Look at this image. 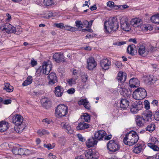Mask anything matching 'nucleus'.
Returning <instances> with one entry per match:
<instances>
[{
  "label": "nucleus",
  "instance_id": "2",
  "mask_svg": "<svg viewBox=\"0 0 159 159\" xmlns=\"http://www.w3.org/2000/svg\"><path fill=\"white\" fill-rule=\"evenodd\" d=\"M139 139V136L136 132L130 131L126 134L123 139L124 143L129 146H132L136 143Z\"/></svg>",
  "mask_w": 159,
  "mask_h": 159
},
{
  "label": "nucleus",
  "instance_id": "20",
  "mask_svg": "<svg viewBox=\"0 0 159 159\" xmlns=\"http://www.w3.org/2000/svg\"><path fill=\"white\" fill-rule=\"evenodd\" d=\"M48 77L49 80L48 83L49 84H53L57 81V77L55 73H51Z\"/></svg>",
  "mask_w": 159,
  "mask_h": 159
},
{
  "label": "nucleus",
  "instance_id": "41",
  "mask_svg": "<svg viewBox=\"0 0 159 159\" xmlns=\"http://www.w3.org/2000/svg\"><path fill=\"white\" fill-rule=\"evenodd\" d=\"M81 79L82 82L83 83V86H84L88 82V76L85 74L82 75L81 76Z\"/></svg>",
  "mask_w": 159,
  "mask_h": 159
},
{
  "label": "nucleus",
  "instance_id": "58",
  "mask_svg": "<svg viewBox=\"0 0 159 159\" xmlns=\"http://www.w3.org/2000/svg\"><path fill=\"white\" fill-rule=\"evenodd\" d=\"M78 137L79 140L80 141L84 142L85 141V139H84V137L82 136V135L80 134H78Z\"/></svg>",
  "mask_w": 159,
  "mask_h": 159
},
{
  "label": "nucleus",
  "instance_id": "24",
  "mask_svg": "<svg viewBox=\"0 0 159 159\" xmlns=\"http://www.w3.org/2000/svg\"><path fill=\"white\" fill-rule=\"evenodd\" d=\"M120 93L121 95L124 97H128L132 93V91L129 89H126L122 88L120 90Z\"/></svg>",
  "mask_w": 159,
  "mask_h": 159
},
{
  "label": "nucleus",
  "instance_id": "53",
  "mask_svg": "<svg viewBox=\"0 0 159 159\" xmlns=\"http://www.w3.org/2000/svg\"><path fill=\"white\" fill-rule=\"evenodd\" d=\"M144 107L147 110L149 109L150 108L149 103L147 100L145 101L144 102Z\"/></svg>",
  "mask_w": 159,
  "mask_h": 159
},
{
  "label": "nucleus",
  "instance_id": "52",
  "mask_svg": "<svg viewBox=\"0 0 159 159\" xmlns=\"http://www.w3.org/2000/svg\"><path fill=\"white\" fill-rule=\"evenodd\" d=\"M43 122H45L48 124H51L53 123V122L52 120L48 118H46L43 119L42 120Z\"/></svg>",
  "mask_w": 159,
  "mask_h": 159
},
{
  "label": "nucleus",
  "instance_id": "44",
  "mask_svg": "<svg viewBox=\"0 0 159 159\" xmlns=\"http://www.w3.org/2000/svg\"><path fill=\"white\" fill-rule=\"evenodd\" d=\"M13 29L14 31L13 33L17 34H20L22 31V29L20 26L17 27L16 28L13 27Z\"/></svg>",
  "mask_w": 159,
  "mask_h": 159
},
{
  "label": "nucleus",
  "instance_id": "46",
  "mask_svg": "<svg viewBox=\"0 0 159 159\" xmlns=\"http://www.w3.org/2000/svg\"><path fill=\"white\" fill-rule=\"evenodd\" d=\"M77 79V77H75V78H72L68 79L67 82L70 85H72V84H75V81Z\"/></svg>",
  "mask_w": 159,
  "mask_h": 159
},
{
  "label": "nucleus",
  "instance_id": "7",
  "mask_svg": "<svg viewBox=\"0 0 159 159\" xmlns=\"http://www.w3.org/2000/svg\"><path fill=\"white\" fill-rule=\"evenodd\" d=\"M68 108L64 105H58L56 110V114L60 117L65 116L67 113Z\"/></svg>",
  "mask_w": 159,
  "mask_h": 159
},
{
  "label": "nucleus",
  "instance_id": "48",
  "mask_svg": "<svg viewBox=\"0 0 159 159\" xmlns=\"http://www.w3.org/2000/svg\"><path fill=\"white\" fill-rule=\"evenodd\" d=\"M84 117V120L85 122H89L90 120V116L87 113H85L83 115Z\"/></svg>",
  "mask_w": 159,
  "mask_h": 159
},
{
  "label": "nucleus",
  "instance_id": "15",
  "mask_svg": "<svg viewBox=\"0 0 159 159\" xmlns=\"http://www.w3.org/2000/svg\"><path fill=\"white\" fill-rule=\"evenodd\" d=\"M23 121V117L20 115H16L12 118V122L16 125H20Z\"/></svg>",
  "mask_w": 159,
  "mask_h": 159
},
{
  "label": "nucleus",
  "instance_id": "63",
  "mask_svg": "<svg viewBox=\"0 0 159 159\" xmlns=\"http://www.w3.org/2000/svg\"><path fill=\"white\" fill-rule=\"evenodd\" d=\"M82 32H85V31H88L89 32H93V30L90 29H82Z\"/></svg>",
  "mask_w": 159,
  "mask_h": 159
},
{
  "label": "nucleus",
  "instance_id": "1",
  "mask_svg": "<svg viewBox=\"0 0 159 159\" xmlns=\"http://www.w3.org/2000/svg\"><path fill=\"white\" fill-rule=\"evenodd\" d=\"M119 26V22L116 17L110 18L104 23V28L108 33H111L116 31L118 29Z\"/></svg>",
  "mask_w": 159,
  "mask_h": 159
},
{
  "label": "nucleus",
  "instance_id": "57",
  "mask_svg": "<svg viewBox=\"0 0 159 159\" xmlns=\"http://www.w3.org/2000/svg\"><path fill=\"white\" fill-rule=\"evenodd\" d=\"M31 64L32 66H34L37 64V61H35L34 58H32L31 61Z\"/></svg>",
  "mask_w": 159,
  "mask_h": 159
},
{
  "label": "nucleus",
  "instance_id": "16",
  "mask_svg": "<svg viewBox=\"0 0 159 159\" xmlns=\"http://www.w3.org/2000/svg\"><path fill=\"white\" fill-rule=\"evenodd\" d=\"M130 24L134 27H138L142 24V19L139 18H135L132 19L130 22Z\"/></svg>",
  "mask_w": 159,
  "mask_h": 159
},
{
  "label": "nucleus",
  "instance_id": "23",
  "mask_svg": "<svg viewBox=\"0 0 159 159\" xmlns=\"http://www.w3.org/2000/svg\"><path fill=\"white\" fill-rule=\"evenodd\" d=\"M61 125L63 129H66L67 132L72 133L73 131L71 125L67 122H63L61 123Z\"/></svg>",
  "mask_w": 159,
  "mask_h": 159
},
{
  "label": "nucleus",
  "instance_id": "13",
  "mask_svg": "<svg viewBox=\"0 0 159 159\" xmlns=\"http://www.w3.org/2000/svg\"><path fill=\"white\" fill-rule=\"evenodd\" d=\"M12 26L9 23L5 24L4 26L0 27V30L2 31L5 30L7 33H12L13 32V29Z\"/></svg>",
  "mask_w": 159,
  "mask_h": 159
},
{
  "label": "nucleus",
  "instance_id": "9",
  "mask_svg": "<svg viewBox=\"0 0 159 159\" xmlns=\"http://www.w3.org/2000/svg\"><path fill=\"white\" fill-rule=\"evenodd\" d=\"M12 152L17 155H26L29 154V150L26 149H23L19 147H14L12 150Z\"/></svg>",
  "mask_w": 159,
  "mask_h": 159
},
{
  "label": "nucleus",
  "instance_id": "59",
  "mask_svg": "<svg viewBox=\"0 0 159 159\" xmlns=\"http://www.w3.org/2000/svg\"><path fill=\"white\" fill-rule=\"evenodd\" d=\"M83 24L84 27H86V28L89 27V22L87 20L84 21Z\"/></svg>",
  "mask_w": 159,
  "mask_h": 159
},
{
  "label": "nucleus",
  "instance_id": "10",
  "mask_svg": "<svg viewBox=\"0 0 159 159\" xmlns=\"http://www.w3.org/2000/svg\"><path fill=\"white\" fill-rule=\"evenodd\" d=\"M120 23L121 28L124 30L129 31L130 30V27L128 22V19L126 18H121L120 20Z\"/></svg>",
  "mask_w": 159,
  "mask_h": 159
},
{
  "label": "nucleus",
  "instance_id": "36",
  "mask_svg": "<svg viewBox=\"0 0 159 159\" xmlns=\"http://www.w3.org/2000/svg\"><path fill=\"white\" fill-rule=\"evenodd\" d=\"M134 45H129L128 46L127 49V51L128 53L132 55H134Z\"/></svg>",
  "mask_w": 159,
  "mask_h": 159
},
{
  "label": "nucleus",
  "instance_id": "30",
  "mask_svg": "<svg viewBox=\"0 0 159 159\" xmlns=\"http://www.w3.org/2000/svg\"><path fill=\"white\" fill-rule=\"evenodd\" d=\"M54 92L57 96H61L63 92V89L60 86H57L55 88Z\"/></svg>",
  "mask_w": 159,
  "mask_h": 159
},
{
  "label": "nucleus",
  "instance_id": "34",
  "mask_svg": "<svg viewBox=\"0 0 159 159\" xmlns=\"http://www.w3.org/2000/svg\"><path fill=\"white\" fill-rule=\"evenodd\" d=\"M147 83L149 84L154 83L157 80V79L153 75H150L148 77Z\"/></svg>",
  "mask_w": 159,
  "mask_h": 159
},
{
  "label": "nucleus",
  "instance_id": "38",
  "mask_svg": "<svg viewBox=\"0 0 159 159\" xmlns=\"http://www.w3.org/2000/svg\"><path fill=\"white\" fill-rule=\"evenodd\" d=\"M155 129V125L154 123H152L150 125L147 126L146 128V130L152 132Z\"/></svg>",
  "mask_w": 159,
  "mask_h": 159
},
{
  "label": "nucleus",
  "instance_id": "54",
  "mask_svg": "<svg viewBox=\"0 0 159 159\" xmlns=\"http://www.w3.org/2000/svg\"><path fill=\"white\" fill-rule=\"evenodd\" d=\"M154 117L156 120L159 121V110L155 113L154 115Z\"/></svg>",
  "mask_w": 159,
  "mask_h": 159
},
{
  "label": "nucleus",
  "instance_id": "56",
  "mask_svg": "<svg viewBox=\"0 0 159 159\" xmlns=\"http://www.w3.org/2000/svg\"><path fill=\"white\" fill-rule=\"evenodd\" d=\"M75 91V89L73 88H71L69 89L67 91V93L69 94H72L74 93Z\"/></svg>",
  "mask_w": 159,
  "mask_h": 159
},
{
  "label": "nucleus",
  "instance_id": "62",
  "mask_svg": "<svg viewBox=\"0 0 159 159\" xmlns=\"http://www.w3.org/2000/svg\"><path fill=\"white\" fill-rule=\"evenodd\" d=\"M126 43V42L125 41H122L120 42H117L116 43V45H117L118 46H120L123 44H124Z\"/></svg>",
  "mask_w": 159,
  "mask_h": 159
},
{
  "label": "nucleus",
  "instance_id": "51",
  "mask_svg": "<svg viewBox=\"0 0 159 159\" xmlns=\"http://www.w3.org/2000/svg\"><path fill=\"white\" fill-rule=\"evenodd\" d=\"M54 25L56 27L60 29L64 28V25L63 23H55L54 24Z\"/></svg>",
  "mask_w": 159,
  "mask_h": 159
},
{
  "label": "nucleus",
  "instance_id": "25",
  "mask_svg": "<svg viewBox=\"0 0 159 159\" xmlns=\"http://www.w3.org/2000/svg\"><path fill=\"white\" fill-rule=\"evenodd\" d=\"M89 126L90 125L88 124L82 122L78 124L76 127V129L78 130H84L89 128Z\"/></svg>",
  "mask_w": 159,
  "mask_h": 159
},
{
  "label": "nucleus",
  "instance_id": "27",
  "mask_svg": "<svg viewBox=\"0 0 159 159\" xmlns=\"http://www.w3.org/2000/svg\"><path fill=\"white\" fill-rule=\"evenodd\" d=\"M126 75L125 73L121 72H120L117 77V79L119 82L124 83L126 79Z\"/></svg>",
  "mask_w": 159,
  "mask_h": 159
},
{
  "label": "nucleus",
  "instance_id": "43",
  "mask_svg": "<svg viewBox=\"0 0 159 159\" xmlns=\"http://www.w3.org/2000/svg\"><path fill=\"white\" fill-rule=\"evenodd\" d=\"M43 4L45 5L49 6L54 4V1L52 0H44Z\"/></svg>",
  "mask_w": 159,
  "mask_h": 159
},
{
  "label": "nucleus",
  "instance_id": "37",
  "mask_svg": "<svg viewBox=\"0 0 159 159\" xmlns=\"http://www.w3.org/2000/svg\"><path fill=\"white\" fill-rule=\"evenodd\" d=\"M141 28L142 30L145 32H147L148 30L150 31L152 30V27L148 25H143L141 26Z\"/></svg>",
  "mask_w": 159,
  "mask_h": 159
},
{
  "label": "nucleus",
  "instance_id": "39",
  "mask_svg": "<svg viewBox=\"0 0 159 159\" xmlns=\"http://www.w3.org/2000/svg\"><path fill=\"white\" fill-rule=\"evenodd\" d=\"M38 133L40 136H42L45 134H49V132L48 131L43 129L39 130L38 131Z\"/></svg>",
  "mask_w": 159,
  "mask_h": 159
},
{
  "label": "nucleus",
  "instance_id": "21",
  "mask_svg": "<svg viewBox=\"0 0 159 159\" xmlns=\"http://www.w3.org/2000/svg\"><path fill=\"white\" fill-rule=\"evenodd\" d=\"M98 141L96 140L95 139L92 137L86 141V144L88 148H90L96 145Z\"/></svg>",
  "mask_w": 159,
  "mask_h": 159
},
{
  "label": "nucleus",
  "instance_id": "18",
  "mask_svg": "<svg viewBox=\"0 0 159 159\" xmlns=\"http://www.w3.org/2000/svg\"><path fill=\"white\" fill-rule=\"evenodd\" d=\"M135 120L136 124L139 126H143L145 123V120L142 116L137 115Z\"/></svg>",
  "mask_w": 159,
  "mask_h": 159
},
{
  "label": "nucleus",
  "instance_id": "26",
  "mask_svg": "<svg viewBox=\"0 0 159 159\" xmlns=\"http://www.w3.org/2000/svg\"><path fill=\"white\" fill-rule=\"evenodd\" d=\"M42 105L45 108L48 109L50 108L52 105L51 101L48 99L44 98L42 100Z\"/></svg>",
  "mask_w": 159,
  "mask_h": 159
},
{
  "label": "nucleus",
  "instance_id": "17",
  "mask_svg": "<svg viewBox=\"0 0 159 159\" xmlns=\"http://www.w3.org/2000/svg\"><path fill=\"white\" fill-rule=\"evenodd\" d=\"M152 114L151 111H146L142 115V116L145 121H151L152 120Z\"/></svg>",
  "mask_w": 159,
  "mask_h": 159
},
{
  "label": "nucleus",
  "instance_id": "22",
  "mask_svg": "<svg viewBox=\"0 0 159 159\" xmlns=\"http://www.w3.org/2000/svg\"><path fill=\"white\" fill-rule=\"evenodd\" d=\"M106 134V132L103 130L97 131L95 134V138L99 140L102 139Z\"/></svg>",
  "mask_w": 159,
  "mask_h": 159
},
{
  "label": "nucleus",
  "instance_id": "8",
  "mask_svg": "<svg viewBox=\"0 0 159 159\" xmlns=\"http://www.w3.org/2000/svg\"><path fill=\"white\" fill-rule=\"evenodd\" d=\"M52 59L58 63L66 62L64 55L61 52H57L54 54L52 56Z\"/></svg>",
  "mask_w": 159,
  "mask_h": 159
},
{
  "label": "nucleus",
  "instance_id": "45",
  "mask_svg": "<svg viewBox=\"0 0 159 159\" xmlns=\"http://www.w3.org/2000/svg\"><path fill=\"white\" fill-rule=\"evenodd\" d=\"M75 25L78 28H81L84 27L83 24L80 20H76L75 22Z\"/></svg>",
  "mask_w": 159,
  "mask_h": 159
},
{
  "label": "nucleus",
  "instance_id": "6",
  "mask_svg": "<svg viewBox=\"0 0 159 159\" xmlns=\"http://www.w3.org/2000/svg\"><path fill=\"white\" fill-rule=\"evenodd\" d=\"M52 65L50 61H47L44 62L43 65L41 67L40 73L46 75H48L52 69Z\"/></svg>",
  "mask_w": 159,
  "mask_h": 159
},
{
  "label": "nucleus",
  "instance_id": "29",
  "mask_svg": "<svg viewBox=\"0 0 159 159\" xmlns=\"http://www.w3.org/2000/svg\"><path fill=\"white\" fill-rule=\"evenodd\" d=\"M8 123L6 122H0V132H3L6 131L8 128Z\"/></svg>",
  "mask_w": 159,
  "mask_h": 159
},
{
  "label": "nucleus",
  "instance_id": "35",
  "mask_svg": "<svg viewBox=\"0 0 159 159\" xmlns=\"http://www.w3.org/2000/svg\"><path fill=\"white\" fill-rule=\"evenodd\" d=\"M84 156L88 159H92L93 158V154L90 151H85L82 156L83 157Z\"/></svg>",
  "mask_w": 159,
  "mask_h": 159
},
{
  "label": "nucleus",
  "instance_id": "32",
  "mask_svg": "<svg viewBox=\"0 0 159 159\" xmlns=\"http://www.w3.org/2000/svg\"><path fill=\"white\" fill-rule=\"evenodd\" d=\"M4 87L3 89L6 90L8 92H11L13 90V88L12 86L9 83H4Z\"/></svg>",
  "mask_w": 159,
  "mask_h": 159
},
{
  "label": "nucleus",
  "instance_id": "42",
  "mask_svg": "<svg viewBox=\"0 0 159 159\" xmlns=\"http://www.w3.org/2000/svg\"><path fill=\"white\" fill-rule=\"evenodd\" d=\"M156 144H153L148 143V146L152 149L155 151H158L159 150V148L157 146V145H155Z\"/></svg>",
  "mask_w": 159,
  "mask_h": 159
},
{
  "label": "nucleus",
  "instance_id": "49",
  "mask_svg": "<svg viewBox=\"0 0 159 159\" xmlns=\"http://www.w3.org/2000/svg\"><path fill=\"white\" fill-rule=\"evenodd\" d=\"M151 20L153 23L159 24V21L158 20V18L155 15L152 16L151 17Z\"/></svg>",
  "mask_w": 159,
  "mask_h": 159
},
{
  "label": "nucleus",
  "instance_id": "33",
  "mask_svg": "<svg viewBox=\"0 0 159 159\" xmlns=\"http://www.w3.org/2000/svg\"><path fill=\"white\" fill-rule=\"evenodd\" d=\"M142 146L140 143H138L136 145L133 149L134 152L135 153L137 154L140 153L142 150Z\"/></svg>",
  "mask_w": 159,
  "mask_h": 159
},
{
  "label": "nucleus",
  "instance_id": "3",
  "mask_svg": "<svg viewBox=\"0 0 159 159\" xmlns=\"http://www.w3.org/2000/svg\"><path fill=\"white\" fill-rule=\"evenodd\" d=\"M147 95L146 90L144 89L138 88L133 93V97L136 100H141L144 98Z\"/></svg>",
  "mask_w": 159,
  "mask_h": 159
},
{
  "label": "nucleus",
  "instance_id": "14",
  "mask_svg": "<svg viewBox=\"0 0 159 159\" xmlns=\"http://www.w3.org/2000/svg\"><path fill=\"white\" fill-rule=\"evenodd\" d=\"M87 65L88 69L91 70L96 66L97 64L94 58L91 57L87 60Z\"/></svg>",
  "mask_w": 159,
  "mask_h": 159
},
{
  "label": "nucleus",
  "instance_id": "5",
  "mask_svg": "<svg viewBox=\"0 0 159 159\" xmlns=\"http://www.w3.org/2000/svg\"><path fill=\"white\" fill-rule=\"evenodd\" d=\"M136 100L131 104L130 108L131 112L134 114L137 113L139 110L143 108V104L142 102L140 100Z\"/></svg>",
  "mask_w": 159,
  "mask_h": 159
},
{
  "label": "nucleus",
  "instance_id": "28",
  "mask_svg": "<svg viewBox=\"0 0 159 159\" xmlns=\"http://www.w3.org/2000/svg\"><path fill=\"white\" fill-rule=\"evenodd\" d=\"M78 104L79 105H83L87 109H90V107L89 103L86 99L81 100L78 102Z\"/></svg>",
  "mask_w": 159,
  "mask_h": 159
},
{
  "label": "nucleus",
  "instance_id": "64",
  "mask_svg": "<svg viewBox=\"0 0 159 159\" xmlns=\"http://www.w3.org/2000/svg\"><path fill=\"white\" fill-rule=\"evenodd\" d=\"M111 137L112 135L111 134L108 136H106L104 138V139L105 140H109L111 139Z\"/></svg>",
  "mask_w": 159,
  "mask_h": 159
},
{
  "label": "nucleus",
  "instance_id": "60",
  "mask_svg": "<svg viewBox=\"0 0 159 159\" xmlns=\"http://www.w3.org/2000/svg\"><path fill=\"white\" fill-rule=\"evenodd\" d=\"M30 81H27L26 80H25V81L22 84V85L23 86H27L31 83H30Z\"/></svg>",
  "mask_w": 159,
  "mask_h": 159
},
{
  "label": "nucleus",
  "instance_id": "40",
  "mask_svg": "<svg viewBox=\"0 0 159 159\" xmlns=\"http://www.w3.org/2000/svg\"><path fill=\"white\" fill-rule=\"evenodd\" d=\"M107 5L111 8H112L115 9H117L119 7L118 6L114 5V3L113 2L109 1L107 3Z\"/></svg>",
  "mask_w": 159,
  "mask_h": 159
},
{
  "label": "nucleus",
  "instance_id": "19",
  "mask_svg": "<svg viewBox=\"0 0 159 159\" xmlns=\"http://www.w3.org/2000/svg\"><path fill=\"white\" fill-rule=\"evenodd\" d=\"M129 84L131 88H136L139 86L140 82L136 78H132L129 81Z\"/></svg>",
  "mask_w": 159,
  "mask_h": 159
},
{
  "label": "nucleus",
  "instance_id": "31",
  "mask_svg": "<svg viewBox=\"0 0 159 159\" xmlns=\"http://www.w3.org/2000/svg\"><path fill=\"white\" fill-rule=\"evenodd\" d=\"M129 102L125 99H122L120 102V107L123 109H126L129 106Z\"/></svg>",
  "mask_w": 159,
  "mask_h": 159
},
{
  "label": "nucleus",
  "instance_id": "55",
  "mask_svg": "<svg viewBox=\"0 0 159 159\" xmlns=\"http://www.w3.org/2000/svg\"><path fill=\"white\" fill-rule=\"evenodd\" d=\"M43 146L45 148H48V150H50L54 148L55 146H52L50 144H44Z\"/></svg>",
  "mask_w": 159,
  "mask_h": 159
},
{
  "label": "nucleus",
  "instance_id": "61",
  "mask_svg": "<svg viewBox=\"0 0 159 159\" xmlns=\"http://www.w3.org/2000/svg\"><path fill=\"white\" fill-rule=\"evenodd\" d=\"M11 102V99L5 100L3 102V103L5 104H10Z\"/></svg>",
  "mask_w": 159,
  "mask_h": 159
},
{
  "label": "nucleus",
  "instance_id": "4",
  "mask_svg": "<svg viewBox=\"0 0 159 159\" xmlns=\"http://www.w3.org/2000/svg\"><path fill=\"white\" fill-rule=\"evenodd\" d=\"M107 149L110 151L114 152L118 151L120 149V145L118 142L114 140H110L107 145Z\"/></svg>",
  "mask_w": 159,
  "mask_h": 159
},
{
  "label": "nucleus",
  "instance_id": "12",
  "mask_svg": "<svg viewBox=\"0 0 159 159\" xmlns=\"http://www.w3.org/2000/svg\"><path fill=\"white\" fill-rule=\"evenodd\" d=\"M138 47V52L140 55H147L149 52L152 51L151 50L149 49L148 47H145L143 45H140Z\"/></svg>",
  "mask_w": 159,
  "mask_h": 159
},
{
  "label": "nucleus",
  "instance_id": "11",
  "mask_svg": "<svg viewBox=\"0 0 159 159\" xmlns=\"http://www.w3.org/2000/svg\"><path fill=\"white\" fill-rule=\"evenodd\" d=\"M111 64V61L107 58H104L100 61V65L102 69L107 70L109 68Z\"/></svg>",
  "mask_w": 159,
  "mask_h": 159
},
{
  "label": "nucleus",
  "instance_id": "47",
  "mask_svg": "<svg viewBox=\"0 0 159 159\" xmlns=\"http://www.w3.org/2000/svg\"><path fill=\"white\" fill-rule=\"evenodd\" d=\"M64 29L70 31H75L76 28L74 27H71L69 25H66L64 26Z\"/></svg>",
  "mask_w": 159,
  "mask_h": 159
},
{
  "label": "nucleus",
  "instance_id": "50",
  "mask_svg": "<svg viewBox=\"0 0 159 159\" xmlns=\"http://www.w3.org/2000/svg\"><path fill=\"white\" fill-rule=\"evenodd\" d=\"M151 143H151L156 144V145H158L159 142L158 140L155 137L152 138L151 139Z\"/></svg>",
  "mask_w": 159,
  "mask_h": 159
}]
</instances>
